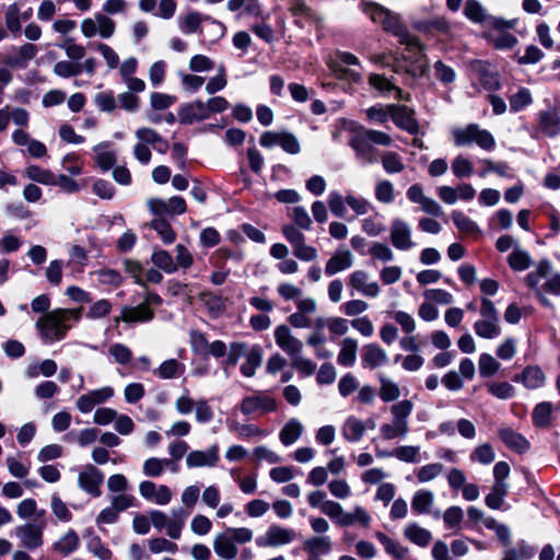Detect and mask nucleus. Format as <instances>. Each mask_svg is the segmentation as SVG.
Returning a JSON list of instances; mask_svg holds the SVG:
<instances>
[{"mask_svg": "<svg viewBox=\"0 0 560 560\" xmlns=\"http://www.w3.org/2000/svg\"><path fill=\"white\" fill-rule=\"evenodd\" d=\"M364 12L373 22L382 24L384 31L396 36L400 44L406 45L408 51L407 55H404L406 59H418L420 52L419 40L417 36L409 33L397 14H394L377 3L365 4Z\"/></svg>", "mask_w": 560, "mask_h": 560, "instance_id": "nucleus-1", "label": "nucleus"}, {"mask_svg": "<svg viewBox=\"0 0 560 560\" xmlns=\"http://www.w3.org/2000/svg\"><path fill=\"white\" fill-rule=\"evenodd\" d=\"M82 308H56L40 316L35 327L44 343L50 345L62 340L71 329V320L79 322Z\"/></svg>", "mask_w": 560, "mask_h": 560, "instance_id": "nucleus-2", "label": "nucleus"}, {"mask_svg": "<svg viewBox=\"0 0 560 560\" xmlns=\"http://www.w3.org/2000/svg\"><path fill=\"white\" fill-rule=\"evenodd\" d=\"M254 533L247 527H226L213 538V550L223 560H233L238 553L237 544L244 545L253 540Z\"/></svg>", "mask_w": 560, "mask_h": 560, "instance_id": "nucleus-3", "label": "nucleus"}, {"mask_svg": "<svg viewBox=\"0 0 560 560\" xmlns=\"http://www.w3.org/2000/svg\"><path fill=\"white\" fill-rule=\"evenodd\" d=\"M452 138L454 144L459 148L476 144L479 149L491 152L497 145L493 135L475 122L454 128Z\"/></svg>", "mask_w": 560, "mask_h": 560, "instance_id": "nucleus-4", "label": "nucleus"}, {"mask_svg": "<svg viewBox=\"0 0 560 560\" xmlns=\"http://www.w3.org/2000/svg\"><path fill=\"white\" fill-rule=\"evenodd\" d=\"M480 318L475 322V334L483 339H494L501 335L499 312L494 303L488 298H481Z\"/></svg>", "mask_w": 560, "mask_h": 560, "instance_id": "nucleus-5", "label": "nucleus"}, {"mask_svg": "<svg viewBox=\"0 0 560 560\" xmlns=\"http://www.w3.org/2000/svg\"><path fill=\"white\" fill-rule=\"evenodd\" d=\"M412 410V404L409 400H401L392 406L390 412L393 421L384 423L380 428L381 435L384 440H394L404 438L408 432V417Z\"/></svg>", "mask_w": 560, "mask_h": 560, "instance_id": "nucleus-6", "label": "nucleus"}, {"mask_svg": "<svg viewBox=\"0 0 560 560\" xmlns=\"http://www.w3.org/2000/svg\"><path fill=\"white\" fill-rule=\"evenodd\" d=\"M187 516L188 513H186L182 508L173 509L170 516L159 510H152L150 512V521L153 527L158 530L165 528L166 535L171 539L180 538Z\"/></svg>", "mask_w": 560, "mask_h": 560, "instance_id": "nucleus-7", "label": "nucleus"}, {"mask_svg": "<svg viewBox=\"0 0 560 560\" xmlns=\"http://www.w3.org/2000/svg\"><path fill=\"white\" fill-rule=\"evenodd\" d=\"M463 13L470 22L489 26L492 30L513 28L515 26V21H508L488 14L486 8L478 0H466Z\"/></svg>", "mask_w": 560, "mask_h": 560, "instance_id": "nucleus-8", "label": "nucleus"}, {"mask_svg": "<svg viewBox=\"0 0 560 560\" xmlns=\"http://www.w3.org/2000/svg\"><path fill=\"white\" fill-rule=\"evenodd\" d=\"M45 523L42 522H28L19 525L14 528L13 533L16 538L20 539L21 546L27 550H36L44 544Z\"/></svg>", "mask_w": 560, "mask_h": 560, "instance_id": "nucleus-9", "label": "nucleus"}, {"mask_svg": "<svg viewBox=\"0 0 560 560\" xmlns=\"http://www.w3.org/2000/svg\"><path fill=\"white\" fill-rule=\"evenodd\" d=\"M277 401L265 392H257L252 396L243 398L240 409L243 415L252 416L254 413H268L277 409Z\"/></svg>", "mask_w": 560, "mask_h": 560, "instance_id": "nucleus-10", "label": "nucleus"}, {"mask_svg": "<svg viewBox=\"0 0 560 560\" xmlns=\"http://www.w3.org/2000/svg\"><path fill=\"white\" fill-rule=\"evenodd\" d=\"M148 207L153 214L159 217L183 214L187 210L185 199L179 196H173L168 199L152 198L148 200Z\"/></svg>", "mask_w": 560, "mask_h": 560, "instance_id": "nucleus-11", "label": "nucleus"}, {"mask_svg": "<svg viewBox=\"0 0 560 560\" xmlns=\"http://www.w3.org/2000/svg\"><path fill=\"white\" fill-rule=\"evenodd\" d=\"M103 472L93 465L84 466L78 476L79 487L95 498L101 495V485L103 483Z\"/></svg>", "mask_w": 560, "mask_h": 560, "instance_id": "nucleus-12", "label": "nucleus"}, {"mask_svg": "<svg viewBox=\"0 0 560 560\" xmlns=\"http://www.w3.org/2000/svg\"><path fill=\"white\" fill-rule=\"evenodd\" d=\"M275 340L278 347L283 350L290 359L303 351V342L298 339L287 325H279L275 329Z\"/></svg>", "mask_w": 560, "mask_h": 560, "instance_id": "nucleus-13", "label": "nucleus"}, {"mask_svg": "<svg viewBox=\"0 0 560 560\" xmlns=\"http://www.w3.org/2000/svg\"><path fill=\"white\" fill-rule=\"evenodd\" d=\"M114 396V388L110 386H104L94 390H91L84 395H81L75 406L82 413L91 412L95 406L101 405Z\"/></svg>", "mask_w": 560, "mask_h": 560, "instance_id": "nucleus-14", "label": "nucleus"}, {"mask_svg": "<svg viewBox=\"0 0 560 560\" xmlns=\"http://www.w3.org/2000/svg\"><path fill=\"white\" fill-rule=\"evenodd\" d=\"M295 537L293 529L272 524L268 527L264 537H259L256 544L259 547H278L290 544Z\"/></svg>", "mask_w": 560, "mask_h": 560, "instance_id": "nucleus-15", "label": "nucleus"}, {"mask_svg": "<svg viewBox=\"0 0 560 560\" xmlns=\"http://www.w3.org/2000/svg\"><path fill=\"white\" fill-rule=\"evenodd\" d=\"M349 287L369 298H376L381 291L378 283L371 280L370 275L364 270H355L350 273Z\"/></svg>", "mask_w": 560, "mask_h": 560, "instance_id": "nucleus-16", "label": "nucleus"}, {"mask_svg": "<svg viewBox=\"0 0 560 560\" xmlns=\"http://www.w3.org/2000/svg\"><path fill=\"white\" fill-rule=\"evenodd\" d=\"M203 21H210L221 30V35L224 34L225 27L221 22L209 15H202L197 11L188 12L185 16L178 18V26L183 34L189 35L198 32Z\"/></svg>", "mask_w": 560, "mask_h": 560, "instance_id": "nucleus-17", "label": "nucleus"}, {"mask_svg": "<svg viewBox=\"0 0 560 560\" xmlns=\"http://www.w3.org/2000/svg\"><path fill=\"white\" fill-rule=\"evenodd\" d=\"M219 446L211 445L206 451H192L186 456V465L189 468L213 467L219 462Z\"/></svg>", "mask_w": 560, "mask_h": 560, "instance_id": "nucleus-18", "label": "nucleus"}, {"mask_svg": "<svg viewBox=\"0 0 560 560\" xmlns=\"http://www.w3.org/2000/svg\"><path fill=\"white\" fill-rule=\"evenodd\" d=\"M354 256L349 249L339 248L327 260L325 265V273L328 277L335 276L352 267Z\"/></svg>", "mask_w": 560, "mask_h": 560, "instance_id": "nucleus-19", "label": "nucleus"}, {"mask_svg": "<svg viewBox=\"0 0 560 560\" xmlns=\"http://www.w3.org/2000/svg\"><path fill=\"white\" fill-rule=\"evenodd\" d=\"M209 118L206 104L201 101H195L184 104L178 109V121L182 125H191Z\"/></svg>", "mask_w": 560, "mask_h": 560, "instance_id": "nucleus-20", "label": "nucleus"}, {"mask_svg": "<svg viewBox=\"0 0 560 560\" xmlns=\"http://www.w3.org/2000/svg\"><path fill=\"white\" fill-rule=\"evenodd\" d=\"M390 118L401 129L410 133L418 131V122L415 118V110L407 106L389 105Z\"/></svg>", "mask_w": 560, "mask_h": 560, "instance_id": "nucleus-21", "label": "nucleus"}, {"mask_svg": "<svg viewBox=\"0 0 560 560\" xmlns=\"http://www.w3.org/2000/svg\"><path fill=\"white\" fill-rule=\"evenodd\" d=\"M350 145L354 150L357 159L364 165L373 164L377 161L374 147L364 136L359 132L350 140Z\"/></svg>", "mask_w": 560, "mask_h": 560, "instance_id": "nucleus-22", "label": "nucleus"}, {"mask_svg": "<svg viewBox=\"0 0 560 560\" xmlns=\"http://www.w3.org/2000/svg\"><path fill=\"white\" fill-rule=\"evenodd\" d=\"M153 317L154 311L147 304L141 303L137 306H124L120 317L116 322L122 320L127 324L147 323Z\"/></svg>", "mask_w": 560, "mask_h": 560, "instance_id": "nucleus-23", "label": "nucleus"}, {"mask_svg": "<svg viewBox=\"0 0 560 560\" xmlns=\"http://www.w3.org/2000/svg\"><path fill=\"white\" fill-rule=\"evenodd\" d=\"M388 357L384 349L376 343H369L362 349V364L364 368L376 369L387 364Z\"/></svg>", "mask_w": 560, "mask_h": 560, "instance_id": "nucleus-24", "label": "nucleus"}, {"mask_svg": "<svg viewBox=\"0 0 560 560\" xmlns=\"http://www.w3.org/2000/svg\"><path fill=\"white\" fill-rule=\"evenodd\" d=\"M138 141L151 145L159 153H166L170 145L168 142L154 129L148 127H141L135 132Z\"/></svg>", "mask_w": 560, "mask_h": 560, "instance_id": "nucleus-25", "label": "nucleus"}, {"mask_svg": "<svg viewBox=\"0 0 560 560\" xmlns=\"http://www.w3.org/2000/svg\"><path fill=\"white\" fill-rule=\"evenodd\" d=\"M390 240L396 248L402 250L409 249L413 245L409 225L400 220L394 221L390 230Z\"/></svg>", "mask_w": 560, "mask_h": 560, "instance_id": "nucleus-26", "label": "nucleus"}, {"mask_svg": "<svg viewBox=\"0 0 560 560\" xmlns=\"http://www.w3.org/2000/svg\"><path fill=\"white\" fill-rule=\"evenodd\" d=\"M366 431V424L354 416L348 417L341 428V434L348 442H359Z\"/></svg>", "mask_w": 560, "mask_h": 560, "instance_id": "nucleus-27", "label": "nucleus"}, {"mask_svg": "<svg viewBox=\"0 0 560 560\" xmlns=\"http://www.w3.org/2000/svg\"><path fill=\"white\" fill-rule=\"evenodd\" d=\"M454 225L458 232L465 236L478 237L481 233L478 224L459 210H453L451 213Z\"/></svg>", "mask_w": 560, "mask_h": 560, "instance_id": "nucleus-28", "label": "nucleus"}, {"mask_svg": "<svg viewBox=\"0 0 560 560\" xmlns=\"http://www.w3.org/2000/svg\"><path fill=\"white\" fill-rule=\"evenodd\" d=\"M303 548L308 556L318 557L328 555L332 549V544L329 536H313L304 540Z\"/></svg>", "mask_w": 560, "mask_h": 560, "instance_id": "nucleus-29", "label": "nucleus"}, {"mask_svg": "<svg viewBox=\"0 0 560 560\" xmlns=\"http://www.w3.org/2000/svg\"><path fill=\"white\" fill-rule=\"evenodd\" d=\"M502 442L511 450L524 453L529 448V442L521 434L510 428L499 430Z\"/></svg>", "mask_w": 560, "mask_h": 560, "instance_id": "nucleus-30", "label": "nucleus"}, {"mask_svg": "<svg viewBox=\"0 0 560 560\" xmlns=\"http://www.w3.org/2000/svg\"><path fill=\"white\" fill-rule=\"evenodd\" d=\"M515 381H521L528 389H536L545 384L546 375L539 366L530 365L526 366Z\"/></svg>", "mask_w": 560, "mask_h": 560, "instance_id": "nucleus-31", "label": "nucleus"}, {"mask_svg": "<svg viewBox=\"0 0 560 560\" xmlns=\"http://www.w3.org/2000/svg\"><path fill=\"white\" fill-rule=\"evenodd\" d=\"M185 364L176 359L163 361L153 373L161 380H172L182 376L185 372Z\"/></svg>", "mask_w": 560, "mask_h": 560, "instance_id": "nucleus-32", "label": "nucleus"}, {"mask_svg": "<svg viewBox=\"0 0 560 560\" xmlns=\"http://www.w3.org/2000/svg\"><path fill=\"white\" fill-rule=\"evenodd\" d=\"M539 128L548 137L560 132V118L556 110H542L538 114Z\"/></svg>", "mask_w": 560, "mask_h": 560, "instance_id": "nucleus-33", "label": "nucleus"}, {"mask_svg": "<svg viewBox=\"0 0 560 560\" xmlns=\"http://www.w3.org/2000/svg\"><path fill=\"white\" fill-rule=\"evenodd\" d=\"M262 362V351L260 346H253L246 355L245 361L241 365V373L245 377H253L256 373V370L261 365Z\"/></svg>", "mask_w": 560, "mask_h": 560, "instance_id": "nucleus-34", "label": "nucleus"}, {"mask_svg": "<svg viewBox=\"0 0 560 560\" xmlns=\"http://www.w3.org/2000/svg\"><path fill=\"white\" fill-rule=\"evenodd\" d=\"M358 341L347 337L340 343L337 362L342 366H352L357 360Z\"/></svg>", "mask_w": 560, "mask_h": 560, "instance_id": "nucleus-35", "label": "nucleus"}, {"mask_svg": "<svg viewBox=\"0 0 560 560\" xmlns=\"http://www.w3.org/2000/svg\"><path fill=\"white\" fill-rule=\"evenodd\" d=\"M79 545L80 539L78 534L73 529H69L52 545V550L59 552L63 557H67L74 552L79 548Z\"/></svg>", "mask_w": 560, "mask_h": 560, "instance_id": "nucleus-36", "label": "nucleus"}, {"mask_svg": "<svg viewBox=\"0 0 560 560\" xmlns=\"http://www.w3.org/2000/svg\"><path fill=\"white\" fill-rule=\"evenodd\" d=\"M302 432V423L298 419L292 418L281 429L279 439L283 445L289 446L300 439Z\"/></svg>", "mask_w": 560, "mask_h": 560, "instance_id": "nucleus-37", "label": "nucleus"}, {"mask_svg": "<svg viewBox=\"0 0 560 560\" xmlns=\"http://www.w3.org/2000/svg\"><path fill=\"white\" fill-rule=\"evenodd\" d=\"M508 492L509 485L506 482H494L490 493L485 498L486 505L492 510L501 509Z\"/></svg>", "mask_w": 560, "mask_h": 560, "instance_id": "nucleus-38", "label": "nucleus"}, {"mask_svg": "<svg viewBox=\"0 0 560 560\" xmlns=\"http://www.w3.org/2000/svg\"><path fill=\"white\" fill-rule=\"evenodd\" d=\"M552 405L549 401L537 404L532 412L533 424L537 428H548L551 423Z\"/></svg>", "mask_w": 560, "mask_h": 560, "instance_id": "nucleus-39", "label": "nucleus"}, {"mask_svg": "<svg viewBox=\"0 0 560 560\" xmlns=\"http://www.w3.org/2000/svg\"><path fill=\"white\" fill-rule=\"evenodd\" d=\"M151 261L158 269L166 273H175L177 271V265H175L174 258L165 249L154 248L151 255Z\"/></svg>", "mask_w": 560, "mask_h": 560, "instance_id": "nucleus-40", "label": "nucleus"}, {"mask_svg": "<svg viewBox=\"0 0 560 560\" xmlns=\"http://www.w3.org/2000/svg\"><path fill=\"white\" fill-rule=\"evenodd\" d=\"M322 512L335 521L339 526H350V518L347 516V512L343 511L340 503L332 500H327L323 504Z\"/></svg>", "mask_w": 560, "mask_h": 560, "instance_id": "nucleus-41", "label": "nucleus"}, {"mask_svg": "<svg viewBox=\"0 0 560 560\" xmlns=\"http://www.w3.org/2000/svg\"><path fill=\"white\" fill-rule=\"evenodd\" d=\"M369 82L371 86L385 96L394 94L396 98L401 97V91L390 80L382 74H371Z\"/></svg>", "mask_w": 560, "mask_h": 560, "instance_id": "nucleus-42", "label": "nucleus"}, {"mask_svg": "<svg viewBox=\"0 0 560 560\" xmlns=\"http://www.w3.org/2000/svg\"><path fill=\"white\" fill-rule=\"evenodd\" d=\"M508 30H494L497 34L487 35L495 49H511L518 43L517 37Z\"/></svg>", "mask_w": 560, "mask_h": 560, "instance_id": "nucleus-43", "label": "nucleus"}, {"mask_svg": "<svg viewBox=\"0 0 560 560\" xmlns=\"http://www.w3.org/2000/svg\"><path fill=\"white\" fill-rule=\"evenodd\" d=\"M25 175L28 179L42 185L54 186L56 182V175L52 172L38 165L27 166Z\"/></svg>", "mask_w": 560, "mask_h": 560, "instance_id": "nucleus-44", "label": "nucleus"}, {"mask_svg": "<svg viewBox=\"0 0 560 560\" xmlns=\"http://www.w3.org/2000/svg\"><path fill=\"white\" fill-rule=\"evenodd\" d=\"M535 556V548L525 540H520L515 548L504 551L501 560H529Z\"/></svg>", "mask_w": 560, "mask_h": 560, "instance_id": "nucleus-45", "label": "nucleus"}, {"mask_svg": "<svg viewBox=\"0 0 560 560\" xmlns=\"http://www.w3.org/2000/svg\"><path fill=\"white\" fill-rule=\"evenodd\" d=\"M509 266L515 271L526 270L532 265L528 252L515 246L508 257Z\"/></svg>", "mask_w": 560, "mask_h": 560, "instance_id": "nucleus-46", "label": "nucleus"}, {"mask_svg": "<svg viewBox=\"0 0 560 560\" xmlns=\"http://www.w3.org/2000/svg\"><path fill=\"white\" fill-rule=\"evenodd\" d=\"M57 46L62 49L68 57L73 62H79L84 58L86 50L85 48L77 44L73 38H65L61 43H58Z\"/></svg>", "mask_w": 560, "mask_h": 560, "instance_id": "nucleus-47", "label": "nucleus"}, {"mask_svg": "<svg viewBox=\"0 0 560 560\" xmlns=\"http://www.w3.org/2000/svg\"><path fill=\"white\" fill-rule=\"evenodd\" d=\"M477 71L479 83L483 86V89L490 92L500 89L501 84L497 72L491 71L485 65H480Z\"/></svg>", "mask_w": 560, "mask_h": 560, "instance_id": "nucleus-48", "label": "nucleus"}, {"mask_svg": "<svg viewBox=\"0 0 560 560\" xmlns=\"http://www.w3.org/2000/svg\"><path fill=\"white\" fill-rule=\"evenodd\" d=\"M375 536L378 539V541L383 545L385 551L388 555L393 556L396 559H404L407 556L408 549L400 546L397 541L393 540L387 535L377 532Z\"/></svg>", "mask_w": 560, "mask_h": 560, "instance_id": "nucleus-49", "label": "nucleus"}, {"mask_svg": "<svg viewBox=\"0 0 560 560\" xmlns=\"http://www.w3.org/2000/svg\"><path fill=\"white\" fill-rule=\"evenodd\" d=\"M451 168L456 178H467L474 173L472 162L462 154L453 159Z\"/></svg>", "mask_w": 560, "mask_h": 560, "instance_id": "nucleus-50", "label": "nucleus"}, {"mask_svg": "<svg viewBox=\"0 0 560 560\" xmlns=\"http://www.w3.org/2000/svg\"><path fill=\"white\" fill-rule=\"evenodd\" d=\"M226 8L232 12L244 8L245 13L252 16H259L262 12L259 0H229Z\"/></svg>", "mask_w": 560, "mask_h": 560, "instance_id": "nucleus-51", "label": "nucleus"}, {"mask_svg": "<svg viewBox=\"0 0 560 560\" xmlns=\"http://www.w3.org/2000/svg\"><path fill=\"white\" fill-rule=\"evenodd\" d=\"M106 144H97L94 147L95 162L104 172L110 170L116 163L115 152L106 150Z\"/></svg>", "mask_w": 560, "mask_h": 560, "instance_id": "nucleus-52", "label": "nucleus"}, {"mask_svg": "<svg viewBox=\"0 0 560 560\" xmlns=\"http://www.w3.org/2000/svg\"><path fill=\"white\" fill-rule=\"evenodd\" d=\"M151 228L156 231L164 244H172L176 240V233L171 224L163 218L152 220Z\"/></svg>", "mask_w": 560, "mask_h": 560, "instance_id": "nucleus-53", "label": "nucleus"}, {"mask_svg": "<svg viewBox=\"0 0 560 560\" xmlns=\"http://www.w3.org/2000/svg\"><path fill=\"white\" fill-rule=\"evenodd\" d=\"M189 343L191 351L200 357H207V350L209 341L206 337V335L197 329H192L189 332Z\"/></svg>", "mask_w": 560, "mask_h": 560, "instance_id": "nucleus-54", "label": "nucleus"}, {"mask_svg": "<svg viewBox=\"0 0 560 560\" xmlns=\"http://www.w3.org/2000/svg\"><path fill=\"white\" fill-rule=\"evenodd\" d=\"M167 458L150 457L143 463V474L148 477H159L163 474L165 466L171 465Z\"/></svg>", "mask_w": 560, "mask_h": 560, "instance_id": "nucleus-55", "label": "nucleus"}, {"mask_svg": "<svg viewBox=\"0 0 560 560\" xmlns=\"http://www.w3.org/2000/svg\"><path fill=\"white\" fill-rule=\"evenodd\" d=\"M52 72L55 75L62 78V79L77 77L80 74L79 62H73L70 59L60 60L55 63V66L52 68Z\"/></svg>", "mask_w": 560, "mask_h": 560, "instance_id": "nucleus-56", "label": "nucleus"}, {"mask_svg": "<svg viewBox=\"0 0 560 560\" xmlns=\"http://www.w3.org/2000/svg\"><path fill=\"white\" fill-rule=\"evenodd\" d=\"M478 368L481 377H490L499 371L500 363L491 354L482 353L479 357Z\"/></svg>", "mask_w": 560, "mask_h": 560, "instance_id": "nucleus-57", "label": "nucleus"}, {"mask_svg": "<svg viewBox=\"0 0 560 560\" xmlns=\"http://www.w3.org/2000/svg\"><path fill=\"white\" fill-rule=\"evenodd\" d=\"M469 457L471 462H478L482 465H488L494 460L495 454L493 452L492 446L489 443H483L477 446L470 453Z\"/></svg>", "mask_w": 560, "mask_h": 560, "instance_id": "nucleus-58", "label": "nucleus"}, {"mask_svg": "<svg viewBox=\"0 0 560 560\" xmlns=\"http://www.w3.org/2000/svg\"><path fill=\"white\" fill-rule=\"evenodd\" d=\"M533 102L530 92L526 88H521L510 97V109L517 113Z\"/></svg>", "mask_w": 560, "mask_h": 560, "instance_id": "nucleus-59", "label": "nucleus"}, {"mask_svg": "<svg viewBox=\"0 0 560 560\" xmlns=\"http://www.w3.org/2000/svg\"><path fill=\"white\" fill-rule=\"evenodd\" d=\"M248 350L249 349H248L246 342H242V341L231 342L229 346V350L226 351L225 363L228 365H232V366L236 365L240 358L247 355Z\"/></svg>", "mask_w": 560, "mask_h": 560, "instance_id": "nucleus-60", "label": "nucleus"}, {"mask_svg": "<svg viewBox=\"0 0 560 560\" xmlns=\"http://www.w3.org/2000/svg\"><path fill=\"white\" fill-rule=\"evenodd\" d=\"M380 382H381L380 396H381L382 400L393 401L399 397L400 392H399V388L396 383H394L393 381H390L389 378H387L385 376H381Z\"/></svg>", "mask_w": 560, "mask_h": 560, "instance_id": "nucleus-61", "label": "nucleus"}, {"mask_svg": "<svg viewBox=\"0 0 560 560\" xmlns=\"http://www.w3.org/2000/svg\"><path fill=\"white\" fill-rule=\"evenodd\" d=\"M50 508L54 515L61 522H70L72 514L67 504L57 494L51 495Z\"/></svg>", "mask_w": 560, "mask_h": 560, "instance_id": "nucleus-62", "label": "nucleus"}, {"mask_svg": "<svg viewBox=\"0 0 560 560\" xmlns=\"http://www.w3.org/2000/svg\"><path fill=\"white\" fill-rule=\"evenodd\" d=\"M196 402L189 395V390L185 388L175 400V409L179 415H189L196 408Z\"/></svg>", "mask_w": 560, "mask_h": 560, "instance_id": "nucleus-63", "label": "nucleus"}, {"mask_svg": "<svg viewBox=\"0 0 560 560\" xmlns=\"http://www.w3.org/2000/svg\"><path fill=\"white\" fill-rule=\"evenodd\" d=\"M109 354L118 364H127L132 359L131 350L122 343H114L108 349Z\"/></svg>", "mask_w": 560, "mask_h": 560, "instance_id": "nucleus-64", "label": "nucleus"}]
</instances>
